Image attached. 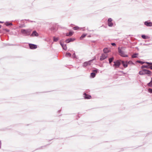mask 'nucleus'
<instances>
[{
	"mask_svg": "<svg viewBox=\"0 0 152 152\" xmlns=\"http://www.w3.org/2000/svg\"><path fill=\"white\" fill-rule=\"evenodd\" d=\"M151 72L150 71L147 69H143L142 70L140 71L139 72V74L140 75H142L145 74L149 75L151 74Z\"/></svg>",
	"mask_w": 152,
	"mask_h": 152,
	"instance_id": "obj_1",
	"label": "nucleus"
},
{
	"mask_svg": "<svg viewBox=\"0 0 152 152\" xmlns=\"http://www.w3.org/2000/svg\"><path fill=\"white\" fill-rule=\"evenodd\" d=\"M21 31L23 34L26 35H28L30 34L31 30L30 29L25 30L22 29L21 30Z\"/></svg>",
	"mask_w": 152,
	"mask_h": 152,
	"instance_id": "obj_2",
	"label": "nucleus"
},
{
	"mask_svg": "<svg viewBox=\"0 0 152 152\" xmlns=\"http://www.w3.org/2000/svg\"><path fill=\"white\" fill-rule=\"evenodd\" d=\"M114 63L113 67L115 68H118L121 64V60H118L115 61H114Z\"/></svg>",
	"mask_w": 152,
	"mask_h": 152,
	"instance_id": "obj_3",
	"label": "nucleus"
},
{
	"mask_svg": "<svg viewBox=\"0 0 152 152\" xmlns=\"http://www.w3.org/2000/svg\"><path fill=\"white\" fill-rule=\"evenodd\" d=\"M118 52L120 55L122 56L123 57H127L128 56L127 55L125 54L124 52L119 49V48H118Z\"/></svg>",
	"mask_w": 152,
	"mask_h": 152,
	"instance_id": "obj_4",
	"label": "nucleus"
},
{
	"mask_svg": "<svg viewBox=\"0 0 152 152\" xmlns=\"http://www.w3.org/2000/svg\"><path fill=\"white\" fill-rule=\"evenodd\" d=\"M98 70L96 69L95 70L93 71V72L91 74V76L92 77H94L96 75V74L98 72Z\"/></svg>",
	"mask_w": 152,
	"mask_h": 152,
	"instance_id": "obj_5",
	"label": "nucleus"
},
{
	"mask_svg": "<svg viewBox=\"0 0 152 152\" xmlns=\"http://www.w3.org/2000/svg\"><path fill=\"white\" fill-rule=\"evenodd\" d=\"M107 57V54H102L100 58V60L102 61L106 58Z\"/></svg>",
	"mask_w": 152,
	"mask_h": 152,
	"instance_id": "obj_6",
	"label": "nucleus"
},
{
	"mask_svg": "<svg viewBox=\"0 0 152 152\" xmlns=\"http://www.w3.org/2000/svg\"><path fill=\"white\" fill-rule=\"evenodd\" d=\"M29 46L31 49H35L37 48V45L33 44H29Z\"/></svg>",
	"mask_w": 152,
	"mask_h": 152,
	"instance_id": "obj_7",
	"label": "nucleus"
},
{
	"mask_svg": "<svg viewBox=\"0 0 152 152\" xmlns=\"http://www.w3.org/2000/svg\"><path fill=\"white\" fill-rule=\"evenodd\" d=\"M112 20L111 18H110L108 19V25L109 26H113V24L112 22Z\"/></svg>",
	"mask_w": 152,
	"mask_h": 152,
	"instance_id": "obj_8",
	"label": "nucleus"
},
{
	"mask_svg": "<svg viewBox=\"0 0 152 152\" xmlns=\"http://www.w3.org/2000/svg\"><path fill=\"white\" fill-rule=\"evenodd\" d=\"M85 99H90L91 98V97L90 95L86 94V93L84 94Z\"/></svg>",
	"mask_w": 152,
	"mask_h": 152,
	"instance_id": "obj_9",
	"label": "nucleus"
},
{
	"mask_svg": "<svg viewBox=\"0 0 152 152\" xmlns=\"http://www.w3.org/2000/svg\"><path fill=\"white\" fill-rule=\"evenodd\" d=\"M121 63H122L123 65V66L124 68H126L128 66V63L126 61L125 62L124 61H121Z\"/></svg>",
	"mask_w": 152,
	"mask_h": 152,
	"instance_id": "obj_10",
	"label": "nucleus"
},
{
	"mask_svg": "<svg viewBox=\"0 0 152 152\" xmlns=\"http://www.w3.org/2000/svg\"><path fill=\"white\" fill-rule=\"evenodd\" d=\"M144 24L147 26H152V23L150 22L146 21L145 22Z\"/></svg>",
	"mask_w": 152,
	"mask_h": 152,
	"instance_id": "obj_11",
	"label": "nucleus"
},
{
	"mask_svg": "<svg viewBox=\"0 0 152 152\" xmlns=\"http://www.w3.org/2000/svg\"><path fill=\"white\" fill-rule=\"evenodd\" d=\"M91 60L88 61V62H84L83 64V66L84 67H85L88 65H90L91 64Z\"/></svg>",
	"mask_w": 152,
	"mask_h": 152,
	"instance_id": "obj_12",
	"label": "nucleus"
},
{
	"mask_svg": "<svg viewBox=\"0 0 152 152\" xmlns=\"http://www.w3.org/2000/svg\"><path fill=\"white\" fill-rule=\"evenodd\" d=\"M39 35L38 33L36 31H34L32 34L31 35V36H37V37Z\"/></svg>",
	"mask_w": 152,
	"mask_h": 152,
	"instance_id": "obj_13",
	"label": "nucleus"
},
{
	"mask_svg": "<svg viewBox=\"0 0 152 152\" xmlns=\"http://www.w3.org/2000/svg\"><path fill=\"white\" fill-rule=\"evenodd\" d=\"M74 39H72V38H69L66 40L65 41V42L67 43H68L71 41H74Z\"/></svg>",
	"mask_w": 152,
	"mask_h": 152,
	"instance_id": "obj_14",
	"label": "nucleus"
},
{
	"mask_svg": "<svg viewBox=\"0 0 152 152\" xmlns=\"http://www.w3.org/2000/svg\"><path fill=\"white\" fill-rule=\"evenodd\" d=\"M60 43L63 49L65 50H66L67 48L66 45H64L61 42H60Z\"/></svg>",
	"mask_w": 152,
	"mask_h": 152,
	"instance_id": "obj_15",
	"label": "nucleus"
},
{
	"mask_svg": "<svg viewBox=\"0 0 152 152\" xmlns=\"http://www.w3.org/2000/svg\"><path fill=\"white\" fill-rule=\"evenodd\" d=\"M73 33V32L70 31L69 33H66V35L67 36H71Z\"/></svg>",
	"mask_w": 152,
	"mask_h": 152,
	"instance_id": "obj_16",
	"label": "nucleus"
},
{
	"mask_svg": "<svg viewBox=\"0 0 152 152\" xmlns=\"http://www.w3.org/2000/svg\"><path fill=\"white\" fill-rule=\"evenodd\" d=\"M103 51L104 53H106L109 52V50L107 48H104L103 50Z\"/></svg>",
	"mask_w": 152,
	"mask_h": 152,
	"instance_id": "obj_17",
	"label": "nucleus"
},
{
	"mask_svg": "<svg viewBox=\"0 0 152 152\" xmlns=\"http://www.w3.org/2000/svg\"><path fill=\"white\" fill-rule=\"evenodd\" d=\"M142 37L143 39H148L149 38V37L147 36H146L145 35H142Z\"/></svg>",
	"mask_w": 152,
	"mask_h": 152,
	"instance_id": "obj_18",
	"label": "nucleus"
},
{
	"mask_svg": "<svg viewBox=\"0 0 152 152\" xmlns=\"http://www.w3.org/2000/svg\"><path fill=\"white\" fill-rule=\"evenodd\" d=\"M147 64H148V66H149V67L150 69H152V63H149L148 62L146 63Z\"/></svg>",
	"mask_w": 152,
	"mask_h": 152,
	"instance_id": "obj_19",
	"label": "nucleus"
},
{
	"mask_svg": "<svg viewBox=\"0 0 152 152\" xmlns=\"http://www.w3.org/2000/svg\"><path fill=\"white\" fill-rule=\"evenodd\" d=\"M86 36V34H83L80 37V39H82Z\"/></svg>",
	"mask_w": 152,
	"mask_h": 152,
	"instance_id": "obj_20",
	"label": "nucleus"
},
{
	"mask_svg": "<svg viewBox=\"0 0 152 152\" xmlns=\"http://www.w3.org/2000/svg\"><path fill=\"white\" fill-rule=\"evenodd\" d=\"M138 53L134 54H133L132 55V58H136V57H137V56H138Z\"/></svg>",
	"mask_w": 152,
	"mask_h": 152,
	"instance_id": "obj_21",
	"label": "nucleus"
},
{
	"mask_svg": "<svg viewBox=\"0 0 152 152\" xmlns=\"http://www.w3.org/2000/svg\"><path fill=\"white\" fill-rule=\"evenodd\" d=\"M113 60H114V58L113 57H112L110 58L109 59V63H111Z\"/></svg>",
	"mask_w": 152,
	"mask_h": 152,
	"instance_id": "obj_22",
	"label": "nucleus"
},
{
	"mask_svg": "<svg viewBox=\"0 0 152 152\" xmlns=\"http://www.w3.org/2000/svg\"><path fill=\"white\" fill-rule=\"evenodd\" d=\"M58 37H53V40L54 42H56L58 40Z\"/></svg>",
	"mask_w": 152,
	"mask_h": 152,
	"instance_id": "obj_23",
	"label": "nucleus"
},
{
	"mask_svg": "<svg viewBox=\"0 0 152 152\" xmlns=\"http://www.w3.org/2000/svg\"><path fill=\"white\" fill-rule=\"evenodd\" d=\"M80 28L78 26H75L73 28V29L74 30H78Z\"/></svg>",
	"mask_w": 152,
	"mask_h": 152,
	"instance_id": "obj_24",
	"label": "nucleus"
},
{
	"mask_svg": "<svg viewBox=\"0 0 152 152\" xmlns=\"http://www.w3.org/2000/svg\"><path fill=\"white\" fill-rule=\"evenodd\" d=\"M71 54L69 53H66V56L67 57L70 56H71Z\"/></svg>",
	"mask_w": 152,
	"mask_h": 152,
	"instance_id": "obj_25",
	"label": "nucleus"
},
{
	"mask_svg": "<svg viewBox=\"0 0 152 152\" xmlns=\"http://www.w3.org/2000/svg\"><path fill=\"white\" fill-rule=\"evenodd\" d=\"M148 85L149 86L151 87L152 86V83H151V81L148 84Z\"/></svg>",
	"mask_w": 152,
	"mask_h": 152,
	"instance_id": "obj_26",
	"label": "nucleus"
},
{
	"mask_svg": "<svg viewBox=\"0 0 152 152\" xmlns=\"http://www.w3.org/2000/svg\"><path fill=\"white\" fill-rule=\"evenodd\" d=\"M148 91L151 93H152V89H151V88H149L148 89Z\"/></svg>",
	"mask_w": 152,
	"mask_h": 152,
	"instance_id": "obj_27",
	"label": "nucleus"
},
{
	"mask_svg": "<svg viewBox=\"0 0 152 152\" xmlns=\"http://www.w3.org/2000/svg\"><path fill=\"white\" fill-rule=\"evenodd\" d=\"M142 67L143 68V67H144V68H148V66H145V65H143V66H142Z\"/></svg>",
	"mask_w": 152,
	"mask_h": 152,
	"instance_id": "obj_28",
	"label": "nucleus"
},
{
	"mask_svg": "<svg viewBox=\"0 0 152 152\" xmlns=\"http://www.w3.org/2000/svg\"><path fill=\"white\" fill-rule=\"evenodd\" d=\"M12 25V23H8V24H7V26H8V25Z\"/></svg>",
	"mask_w": 152,
	"mask_h": 152,
	"instance_id": "obj_29",
	"label": "nucleus"
},
{
	"mask_svg": "<svg viewBox=\"0 0 152 152\" xmlns=\"http://www.w3.org/2000/svg\"><path fill=\"white\" fill-rule=\"evenodd\" d=\"M111 45H113V46H115L116 45V44L115 43H111Z\"/></svg>",
	"mask_w": 152,
	"mask_h": 152,
	"instance_id": "obj_30",
	"label": "nucleus"
},
{
	"mask_svg": "<svg viewBox=\"0 0 152 152\" xmlns=\"http://www.w3.org/2000/svg\"><path fill=\"white\" fill-rule=\"evenodd\" d=\"M5 30L7 32H9V30L8 29H5Z\"/></svg>",
	"mask_w": 152,
	"mask_h": 152,
	"instance_id": "obj_31",
	"label": "nucleus"
},
{
	"mask_svg": "<svg viewBox=\"0 0 152 152\" xmlns=\"http://www.w3.org/2000/svg\"><path fill=\"white\" fill-rule=\"evenodd\" d=\"M139 62L142 63V64H143L144 63V62H140V61Z\"/></svg>",
	"mask_w": 152,
	"mask_h": 152,
	"instance_id": "obj_32",
	"label": "nucleus"
},
{
	"mask_svg": "<svg viewBox=\"0 0 152 152\" xmlns=\"http://www.w3.org/2000/svg\"><path fill=\"white\" fill-rule=\"evenodd\" d=\"M151 83H152V77L151 78Z\"/></svg>",
	"mask_w": 152,
	"mask_h": 152,
	"instance_id": "obj_33",
	"label": "nucleus"
},
{
	"mask_svg": "<svg viewBox=\"0 0 152 152\" xmlns=\"http://www.w3.org/2000/svg\"><path fill=\"white\" fill-rule=\"evenodd\" d=\"M1 25H0V28H1Z\"/></svg>",
	"mask_w": 152,
	"mask_h": 152,
	"instance_id": "obj_34",
	"label": "nucleus"
},
{
	"mask_svg": "<svg viewBox=\"0 0 152 152\" xmlns=\"http://www.w3.org/2000/svg\"><path fill=\"white\" fill-rule=\"evenodd\" d=\"M75 54H73V55L75 56Z\"/></svg>",
	"mask_w": 152,
	"mask_h": 152,
	"instance_id": "obj_35",
	"label": "nucleus"
},
{
	"mask_svg": "<svg viewBox=\"0 0 152 152\" xmlns=\"http://www.w3.org/2000/svg\"><path fill=\"white\" fill-rule=\"evenodd\" d=\"M75 54H73V55L75 56Z\"/></svg>",
	"mask_w": 152,
	"mask_h": 152,
	"instance_id": "obj_36",
	"label": "nucleus"
},
{
	"mask_svg": "<svg viewBox=\"0 0 152 152\" xmlns=\"http://www.w3.org/2000/svg\"><path fill=\"white\" fill-rule=\"evenodd\" d=\"M123 48H121V49H122Z\"/></svg>",
	"mask_w": 152,
	"mask_h": 152,
	"instance_id": "obj_37",
	"label": "nucleus"
}]
</instances>
